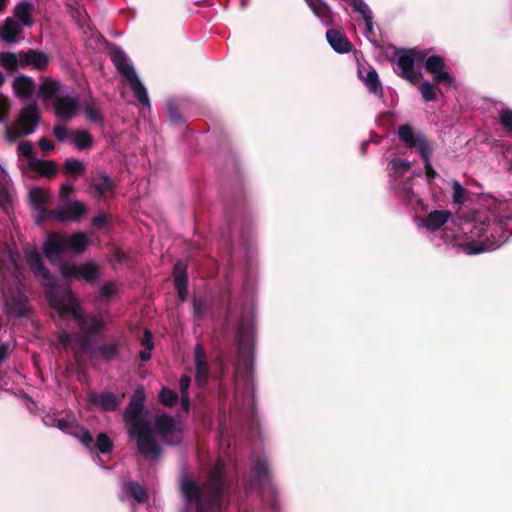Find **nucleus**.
<instances>
[{
  "mask_svg": "<svg viewBox=\"0 0 512 512\" xmlns=\"http://www.w3.org/2000/svg\"><path fill=\"white\" fill-rule=\"evenodd\" d=\"M108 223V217L104 213H100L97 216L93 217L92 225L96 229H103Z\"/></svg>",
  "mask_w": 512,
  "mask_h": 512,
  "instance_id": "nucleus-53",
  "label": "nucleus"
},
{
  "mask_svg": "<svg viewBox=\"0 0 512 512\" xmlns=\"http://www.w3.org/2000/svg\"><path fill=\"white\" fill-rule=\"evenodd\" d=\"M38 215L36 217V224H41L44 220L47 219H57V213H59V209H47L45 206L43 208L37 209Z\"/></svg>",
  "mask_w": 512,
  "mask_h": 512,
  "instance_id": "nucleus-45",
  "label": "nucleus"
},
{
  "mask_svg": "<svg viewBox=\"0 0 512 512\" xmlns=\"http://www.w3.org/2000/svg\"><path fill=\"white\" fill-rule=\"evenodd\" d=\"M252 473L255 478L265 480L269 478V470L267 464L262 460H257L252 466Z\"/></svg>",
  "mask_w": 512,
  "mask_h": 512,
  "instance_id": "nucleus-42",
  "label": "nucleus"
},
{
  "mask_svg": "<svg viewBox=\"0 0 512 512\" xmlns=\"http://www.w3.org/2000/svg\"><path fill=\"white\" fill-rule=\"evenodd\" d=\"M415 64H424L425 71L432 76L436 84L454 86L455 78L446 70L445 59L440 55L427 57L426 51L417 48L405 49L398 56V76L411 84H417L422 78V73L415 70Z\"/></svg>",
  "mask_w": 512,
  "mask_h": 512,
  "instance_id": "nucleus-3",
  "label": "nucleus"
},
{
  "mask_svg": "<svg viewBox=\"0 0 512 512\" xmlns=\"http://www.w3.org/2000/svg\"><path fill=\"white\" fill-rule=\"evenodd\" d=\"M39 147L44 153H48L54 149V143L47 139V138H41L39 140Z\"/></svg>",
  "mask_w": 512,
  "mask_h": 512,
  "instance_id": "nucleus-58",
  "label": "nucleus"
},
{
  "mask_svg": "<svg viewBox=\"0 0 512 512\" xmlns=\"http://www.w3.org/2000/svg\"><path fill=\"white\" fill-rule=\"evenodd\" d=\"M309 7L314 14L321 19L325 25H331L333 22V15L328 4L322 0H306Z\"/></svg>",
  "mask_w": 512,
  "mask_h": 512,
  "instance_id": "nucleus-25",
  "label": "nucleus"
},
{
  "mask_svg": "<svg viewBox=\"0 0 512 512\" xmlns=\"http://www.w3.org/2000/svg\"><path fill=\"white\" fill-rule=\"evenodd\" d=\"M8 357V345L5 343L0 344V363L5 361Z\"/></svg>",
  "mask_w": 512,
  "mask_h": 512,
  "instance_id": "nucleus-64",
  "label": "nucleus"
},
{
  "mask_svg": "<svg viewBox=\"0 0 512 512\" xmlns=\"http://www.w3.org/2000/svg\"><path fill=\"white\" fill-rule=\"evenodd\" d=\"M349 5L363 17L367 30L372 31V12L363 0H349Z\"/></svg>",
  "mask_w": 512,
  "mask_h": 512,
  "instance_id": "nucleus-31",
  "label": "nucleus"
},
{
  "mask_svg": "<svg viewBox=\"0 0 512 512\" xmlns=\"http://www.w3.org/2000/svg\"><path fill=\"white\" fill-rule=\"evenodd\" d=\"M466 201L465 198V189L461 186L458 181L453 182V202L458 205L464 204Z\"/></svg>",
  "mask_w": 512,
  "mask_h": 512,
  "instance_id": "nucleus-48",
  "label": "nucleus"
},
{
  "mask_svg": "<svg viewBox=\"0 0 512 512\" xmlns=\"http://www.w3.org/2000/svg\"><path fill=\"white\" fill-rule=\"evenodd\" d=\"M0 64L6 70L14 72L17 71L20 60L18 61L17 55L13 52H2L0 53Z\"/></svg>",
  "mask_w": 512,
  "mask_h": 512,
  "instance_id": "nucleus-37",
  "label": "nucleus"
},
{
  "mask_svg": "<svg viewBox=\"0 0 512 512\" xmlns=\"http://www.w3.org/2000/svg\"><path fill=\"white\" fill-rule=\"evenodd\" d=\"M91 336L92 335L82 333L80 336V346L83 351H90L92 353L94 348L91 347Z\"/></svg>",
  "mask_w": 512,
  "mask_h": 512,
  "instance_id": "nucleus-56",
  "label": "nucleus"
},
{
  "mask_svg": "<svg viewBox=\"0 0 512 512\" xmlns=\"http://www.w3.org/2000/svg\"><path fill=\"white\" fill-rule=\"evenodd\" d=\"M87 212L86 206L79 201H74L67 206L60 208L57 213V220L60 222L78 221Z\"/></svg>",
  "mask_w": 512,
  "mask_h": 512,
  "instance_id": "nucleus-20",
  "label": "nucleus"
},
{
  "mask_svg": "<svg viewBox=\"0 0 512 512\" xmlns=\"http://www.w3.org/2000/svg\"><path fill=\"white\" fill-rule=\"evenodd\" d=\"M11 108L10 100L4 95H0V122L4 121Z\"/></svg>",
  "mask_w": 512,
  "mask_h": 512,
  "instance_id": "nucleus-51",
  "label": "nucleus"
},
{
  "mask_svg": "<svg viewBox=\"0 0 512 512\" xmlns=\"http://www.w3.org/2000/svg\"><path fill=\"white\" fill-rule=\"evenodd\" d=\"M67 302L63 299H59L57 296L50 297L51 305L58 310L62 315L70 314L73 319L77 322L80 329H84L87 325V317L81 310L80 305L76 298L70 291L67 292Z\"/></svg>",
  "mask_w": 512,
  "mask_h": 512,
  "instance_id": "nucleus-10",
  "label": "nucleus"
},
{
  "mask_svg": "<svg viewBox=\"0 0 512 512\" xmlns=\"http://www.w3.org/2000/svg\"><path fill=\"white\" fill-rule=\"evenodd\" d=\"M53 136L61 143L65 142L69 137L71 138L72 131L70 132L67 127L63 125H55L52 130Z\"/></svg>",
  "mask_w": 512,
  "mask_h": 512,
  "instance_id": "nucleus-47",
  "label": "nucleus"
},
{
  "mask_svg": "<svg viewBox=\"0 0 512 512\" xmlns=\"http://www.w3.org/2000/svg\"><path fill=\"white\" fill-rule=\"evenodd\" d=\"M499 122L505 129L511 131L512 130V110L504 109L500 113Z\"/></svg>",
  "mask_w": 512,
  "mask_h": 512,
  "instance_id": "nucleus-50",
  "label": "nucleus"
},
{
  "mask_svg": "<svg viewBox=\"0 0 512 512\" xmlns=\"http://www.w3.org/2000/svg\"><path fill=\"white\" fill-rule=\"evenodd\" d=\"M398 137L408 148H417L419 155L424 161L426 176L430 180L435 179L437 172L431 165V157L434 149L426 137L422 133L416 134L409 124L399 126Z\"/></svg>",
  "mask_w": 512,
  "mask_h": 512,
  "instance_id": "nucleus-6",
  "label": "nucleus"
},
{
  "mask_svg": "<svg viewBox=\"0 0 512 512\" xmlns=\"http://www.w3.org/2000/svg\"><path fill=\"white\" fill-rule=\"evenodd\" d=\"M22 32L21 24L12 17H7L0 26V38L7 43L19 42Z\"/></svg>",
  "mask_w": 512,
  "mask_h": 512,
  "instance_id": "nucleus-19",
  "label": "nucleus"
},
{
  "mask_svg": "<svg viewBox=\"0 0 512 512\" xmlns=\"http://www.w3.org/2000/svg\"><path fill=\"white\" fill-rule=\"evenodd\" d=\"M169 120L175 125L183 124L184 119L178 108L173 103L167 104Z\"/></svg>",
  "mask_w": 512,
  "mask_h": 512,
  "instance_id": "nucleus-46",
  "label": "nucleus"
},
{
  "mask_svg": "<svg viewBox=\"0 0 512 512\" xmlns=\"http://www.w3.org/2000/svg\"><path fill=\"white\" fill-rule=\"evenodd\" d=\"M40 110L35 102L26 104L20 111L13 126H6L5 133L9 141L32 134L40 122Z\"/></svg>",
  "mask_w": 512,
  "mask_h": 512,
  "instance_id": "nucleus-7",
  "label": "nucleus"
},
{
  "mask_svg": "<svg viewBox=\"0 0 512 512\" xmlns=\"http://www.w3.org/2000/svg\"><path fill=\"white\" fill-rule=\"evenodd\" d=\"M123 398L124 394L118 396L110 391H104L101 393H91L89 395V402L105 411H116Z\"/></svg>",
  "mask_w": 512,
  "mask_h": 512,
  "instance_id": "nucleus-15",
  "label": "nucleus"
},
{
  "mask_svg": "<svg viewBox=\"0 0 512 512\" xmlns=\"http://www.w3.org/2000/svg\"><path fill=\"white\" fill-rule=\"evenodd\" d=\"M84 112L87 119L91 122L102 124L103 116L99 109L94 107L91 103L84 104Z\"/></svg>",
  "mask_w": 512,
  "mask_h": 512,
  "instance_id": "nucleus-43",
  "label": "nucleus"
},
{
  "mask_svg": "<svg viewBox=\"0 0 512 512\" xmlns=\"http://www.w3.org/2000/svg\"><path fill=\"white\" fill-rule=\"evenodd\" d=\"M422 98L426 102L435 101L437 99L438 93H440V89L434 86L429 81H424L419 87Z\"/></svg>",
  "mask_w": 512,
  "mask_h": 512,
  "instance_id": "nucleus-38",
  "label": "nucleus"
},
{
  "mask_svg": "<svg viewBox=\"0 0 512 512\" xmlns=\"http://www.w3.org/2000/svg\"><path fill=\"white\" fill-rule=\"evenodd\" d=\"M18 151H19V154L23 157H27L29 158V161L31 160V158H34L32 156V153H33V146H32V143L29 142V141H26V142H23L21 143L19 146H18Z\"/></svg>",
  "mask_w": 512,
  "mask_h": 512,
  "instance_id": "nucleus-52",
  "label": "nucleus"
},
{
  "mask_svg": "<svg viewBox=\"0 0 512 512\" xmlns=\"http://www.w3.org/2000/svg\"><path fill=\"white\" fill-rule=\"evenodd\" d=\"M116 293V288L113 282L105 283L99 289V298L108 301Z\"/></svg>",
  "mask_w": 512,
  "mask_h": 512,
  "instance_id": "nucleus-49",
  "label": "nucleus"
},
{
  "mask_svg": "<svg viewBox=\"0 0 512 512\" xmlns=\"http://www.w3.org/2000/svg\"><path fill=\"white\" fill-rule=\"evenodd\" d=\"M155 430L166 445L175 446L182 442V436L176 434L177 426L175 419L169 414L162 413L155 417L154 421Z\"/></svg>",
  "mask_w": 512,
  "mask_h": 512,
  "instance_id": "nucleus-8",
  "label": "nucleus"
},
{
  "mask_svg": "<svg viewBox=\"0 0 512 512\" xmlns=\"http://www.w3.org/2000/svg\"><path fill=\"white\" fill-rule=\"evenodd\" d=\"M192 306L194 318L200 321L209 309L210 304L205 297H194Z\"/></svg>",
  "mask_w": 512,
  "mask_h": 512,
  "instance_id": "nucleus-35",
  "label": "nucleus"
},
{
  "mask_svg": "<svg viewBox=\"0 0 512 512\" xmlns=\"http://www.w3.org/2000/svg\"><path fill=\"white\" fill-rule=\"evenodd\" d=\"M90 186L94 190V195L97 198L105 199L115 194V184L112 178L105 173L92 177Z\"/></svg>",
  "mask_w": 512,
  "mask_h": 512,
  "instance_id": "nucleus-18",
  "label": "nucleus"
},
{
  "mask_svg": "<svg viewBox=\"0 0 512 512\" xmlns=\"http://www.w3.org/2000/svg\"><path fill=\"white\" fill-rule=\"evenodd\" d=\"M61 273L64 278L83 279L86 282L94 283L99 277V267L93 262H86L83 264L64 265L61 268Z\"/></svg>",
  "mask_w": 512,
  "mask_h": 512,
  "instance_id": "nucleus-13",
  "label": "nucleus"
},
{
  "mask_svg": "<svg viewBox=\"0 0 512 512\" xmlns=\"http://www.w3.org/2000/svg\"><path fill=\"white\" fill-rule=\"evenodd\" d=\"M451 216L448 210H434L423 220V226L429 231H436L441 228Z\"/></svg>",
  "mask_w": 512,
  "mask_h": 512,
  "instance_id": "nucleus-22",
  "label": "nucleus"
},
{
  "mask_svg": "<svg viewBox=\"0 0 512 512\" xmlns=\"http://www.w3.org/2000/svg\"><path fill=\"white\" fill-rule=\"evenodd\" d=\"M79 108L78 98L69 95L55 98L54 109L58 118L70 120Z\"/></svg>",
  "mask_w": 512,
  "mask_h": 512,
  "instance_id": "nucleus-16",
  "label": "nucleus"
},
{
  "mask_svg": "<svg viewBox=\"0 0 512 512\" xmlns=\"http://www.w3.org/2000/svg\"><path fill=\"white\" fill-rule=\"evenodd\" d=\"M29 199L35 209L43 208L47 202V196L42 188L35 187L29 192Z\"/></svg>",
  "mask_w": 512,
  "mask_h": 512,
  "instance_id": "nucleus-40",
  "label": "nucleus"
},
{
  "mask_svg": "<svg viewBox=\"0 0 512 512\" xmlns=\"http://www.w3.org/2000/svg\"><path fill=\"white\" fill-rule=\"evenodd\" d=\"M92 447H96L102 454H108L112 452L114 443L106 433L101 432L97 435L95 442L93 441ZM92 449L90 450L92 451Z\"/></svg>",
  "mask_w": 512,
  "mask_h": 512,
  "instance_id": "nucleus-34",
  "label": "nucleus"
},
{
  "mask_svg": "<svg viewBox=\"0 0 512 512\" xmlns=\"http://www.w3.org/2000/svg\"><path fill=\"white\" fill-rule=\"evenodd\" d=\"M18 56L20 58V66H32L38 71H44L50 62L49 56L45 52L37 49L20 51Z\"/></svg>",
  "mask_w": 512,
  "mask_h": 512,
  "instance_id": "nucleus-14",
  "label": "nucleus"
},
{
  "mask_svg": "<svg viewBox=\"0 0 512 512\" xmlns=\"http://www.w3.org/2000/svg\"><path fill=\"white\" fill-rule=\"evenodd\" d=\"M174 284L188 283L187 265L183 261H177L173 267Z\"/></svg>",
  "mask_w": 512,
  "mask_h": 512,
  "instance_id": "nucleus-41",
  "label": "nucleus"
},
{
  "mask_svg": "<svg viewBox=\"0 0 512 512\" xmlns=\"http://www.w3.org/2000/svg\"><path fill=\"white\" fill-rule=\"evenodd\" d=\"M25 260L35 277L41 279L43 286L51 289L55 288L56 279L44 265L41 255L36 249L26 250Z\"/></svg>",
  "mask_w": 512,
  "mask_h": 512,
  "instance_id": "nucleus-11",
  "label": "nucleus"
},
{
  "mask_svg": "<svg viewBox=\"0 0 512 512\" xmlns=\"http://www.w3.org/2000/svg\"><path fill=\"white\" fill-rule=\"evenodd\" d=\"M72 143L81 151L93 146V136L87 130H75L71 134Z\"/></svg>",
  "mask_w": 512,
  "mask_h": 512,
  "instance_id": "nucleus-29",
  "label": "nucleus"
},
{
  "mask_svg": "<svg viewBox=\"0 0 512 512\" xmlns=\"http://www.w3.org/2000/svg\"><path fill=\"white\" fill-rule=\"evenodd\" d=\"M58 341L61 345H63L65 348L69 347L71 344V336L69 333L62 331L58 335Z\"/></svg>",
  "mask_w": 512,
  "mask_h": 512,
  "instance_id": "nucleus-61",
  "label": "nucleus"
},
{
  "mask_svg": "<svg viewBox=\"0 0 512 512\" xmlns=\"http://www.w3.org/2000/svg\"><path fill=\"white\" fill-rule=\"evenodd\" d=\"M34 86V80L25 75L18 76L13 81V89L19 98H30L33 94Z\"/></svg>",
  "mask_w": 512,
  "mask_h": 512,
  "instance_id": "nucleus-23",
  "label": "nucleus"
},
{
  "mask_svg": "<svg viewBox=\"0 0 512 512\" xmlns=\"http://www.w3.org/2000/svg\"><path fill=\"white\" fill-rule=\"evenodd\" d=\"M141 344L145 347V349L151 351L154 348V344L152 341V333L149 330H145L144 337L141 341Z\"/></svg>",
  "mask_w": 512,
  "mask_h": 512,
  "instance_id": "nucleus-57",
  "label": "nucleus"
},
{
  "mask_svg": "<svg viewBox=\"0 0 512 512\" xmlns=\"http://www.w3.org/2000/svg\"><path fill=\"white\" fill-rule=\"evenodd\" d=\"M118 354L119 344L117 342L103 343L92 350V355H96L106 362L114 360L115 358H117Z\"/></svg>",
  "mask_w": 512,
  "mask_h": 512,
  "instance_id": "nucleus-27",
  "label": "nucleus"
},
{
  "mask_svg": "<svg viewBox=\"0 0 512 512\" xmlns=\"http://www.w3.org/2000/svg\"><path fill=\"white\" fill-rule=\"evenodd\" d=\"M195 360V380L199 387H203L208 382L209 365L206 360V353L202 344H197L194 350Z\"/></svg>",
  "mask_w": 512,
  "mask_h": 512,
  "instance_id": "nucleus-17",
  "label": "nucleus"
},
{
  "mask_svg": "<svg viewBox=\"0 0 512 512\" xmlns=\"http://www.w3.org/2000/svg\"><path fill=\"white\" fill-rule=\"evenodd\" d=\"M10 204V196L5 188H0V205L2 208L7 209Z\"/></svg>",
  "mask_w": 512,
  "mask_h": 512,
  "instance_id": "nucleus-59",
  "label": "nucleus"
},
{
  "mask_svg": "<svg viewBox=\"0 0 512 512\" xmlns=\"http://www.w3.org/2000/svg\"><path fill=\"white\" fill-rule=\"evenodd\" d=\"M114 257L119 262H126L128 260L127 254L121 249H116L114 251Z\"/></svg>",
  "mask_w": 512,
  "mask_h": 512,
  "instance_id": "nucleus-63",
  "label": "nucleus"
},
{
  "mask_svg": "<svg viewBox=\"0 0 512 512\" xmlns=\"http://www.w3.org/2000/svg\"><path fill=\"white\" fill-rule=\"evenodd\" d=\"M62 170L65 175L77 180L85 174L86 165L84 162L70 157L64 161Z\"/></svg>",
  "mask_w": 512,
  "mask_h": 512,
  "instance_id": "nucleus-26",
  "label": "nucleus"
},
{
  "mask_svg": "<svg viewBox=\"0 0 512 512\" xmlns=\"http://www.w3.org/2000/svg\"><path fill=\"white\" fill-rule=\"evenodd\" d=\"M110 58L117 71L130 83V88L136 99L146 107H150L149 97L146 88L138 78L133 65L130 63L126 53L119 47L114 46L110 52Z\"/></svg>",
  "mask_w": 512,
  "mask_h": 512,
  "instance_id": "nucleus-5",
  "label": "nucleus"
},
{
  "mask_svg": "<svg viewBox=\"0 0 512 512\" xmlns=\"http://www.w3.org/2000/svg\"><path fill=\"white\" fill-rule=\"evenodd\" d=\"M363 80L370 93L379 97L383 96V88L375 69L369 70Z\"/></svg>",
  "mask_w": 512,
  "mask_h": 512,
  "instance_id": "nucleus-32",
  "label": "nucleus"
},
{
  "mask_svg": "<svg viewBox=\"0 0 512 512\" xmlns=\"http://www.w3.org/2000/svg\"><path fill=\"white\" fill-rule=\"evenodd\" d=\"M411 167V164L409 161L406 160H399L394 163V169L398 173L400 170L402 171H408Z\"/></svg>",
  "mask_w": 512,
  "mask_h": 512,
  "instance_id": "nucleus-62",
  "label": "nucleus"
},
{
  "mask_svg": "<svg viewBox=\"0 0 512 512\" xmlns=\"http://www.w3.org/2000/svg\"><path fill=\"white\" fill-rule=\"evenodd\" d=\"M191 379L188 375H182L179 380V387L181 395H188Z\"/></svg>",
  "mask_w": 512,
  "mask_h": 512,
  "instance_id": "nucleus-55",
  "label": "nucleus"
},
{
  "mask_svg": "<svg viewBox=\"0 0 512 512\" xmlns=\"http://www.w3.org/2000/svg\"><path fill=\"white\" fill-rule=\"evenodd\" d=\"M55 427L77 438L87 449L92 448L93 436L84 426L79 425L74 418L55 419Z\"/></svg>",
  "mask_w": 512,
  "mask_h": 512,
  "instance_id": "nucleus-12",
  "label": "nucleus"
},
{
  "mask_svg": "<svg viewBox=\"0 0 512 512\" xmlns=\"http://www.w3.org/2000/svg\"><path fill=\"white\" fill-rule=\"evenodd\" d=\"M74 192V186L72 184H63L60 188V197L67 199Z\"/></svg>",
  "mask_w": 512,
  "mask_h": 512,
  "instance_id": "nucleus-60",
  "label": "nucleus"
},
{
  "mask_svg": "<svg viewBox=\"0 0 512 512\" xmlns=\"http://www.w3.org/2000/svg\"><path fill=\"white\" fill-rule=\"evenodd\" d=\"M67 302L63 299H59L57 296L50 297L51 305L58 310L62 315L70 314L73 319L77 322L80 329H84L87 325V317L81 310L80 305L76 298L70 291L67 292Z\"/></svg>",
  "mask_w": 512,
  "mask_h": 512,
  "instance_id": "nucleus-9",
  "label": "nucleus"
},
{
  "mask_svg": "<svg viewBox=\"0 0 512 512\" xmlns=\"http://www.w3.org/2000/svg\"><path fill=\"white\" fill-rule=\"evenodd\" d=\"M105 323L102 318L95 315L87 317V325L84 329H80L82 333L89 335L101 334L104 331Z\"/></svg>",
  "mask_w": 512,
  "mask_h": 512,
  "instance_id": "nucleus-33",
  "label": "nucleus"
},
{
  "mask_svg": "<svg viewBox=\"0 0 512 512\" xmlns=\"http://www.w3.org/2000/svg\"><path fill=\"white\" fill-rule=\"evenodd\" d=\"M399 193L407 202L413 201L415 193L413 191L412 177H409L401 182Z\"/></svg>",
  "mask_w": 512,
  "mask_h": 512,
  "instance_id": "nucleus-44",
  "label": "nucleus"
},
{
  "mask_svg": "<svg viewBox=\"0 0 512 512\" xmlns=\"http://www.w3.org/2000/svg\"><path fill=\"white\" fill-rule=\"evenodd\" d=\"M29 167L31 170L38 173L40 176L52 177L57 173V165L52 160H41L37 158H31L29 161Z\"/></svg>",
  "mask_w": 512,
  "mask_h": 512,
  "instance_id": "nucleus-24",
  "label": "nucleus"
},
{
  "mask_svg": "<svg viewBox=\"0 0 512 512\" xmlns=\"http://www.w3.org/2000/svg\"><path fill=\"white\" fill-rule=\"evenodd\" d=\"M32 10L33 5L31 3L27 1L19 2L14 8V16L23 26L31 27L33 25Z\"/></svg>",
  "mask_w": 512,
  "mask_h": 512,
  "instance_id": "nucleus-28",
  "label": "nucleus"
},
{
  "mask_svg": "<svg viewBox=\"0 0 512 512\" xmlns=\"http://www.w3.org/2000/svg\"><path fill=\"white\" fill-rule=\"evenodd\" d=\"M60 84L50 78H46L39 87L38 94L46 100H54L59 97Z\"/></svg>",
  "mask_w": 512,
  "mask_h": 512,
  "instance_id": "nucleus-30",
  "label": "nucleus"
},
{
  "mask_svg": "<svg viewBox=\"0 0 512 512\" xmlns=\"http://www.w3.org/2000/svg\"><path fill=\"white\" fill-rule=\"evenodd\" d=\"M145 393L142 388L136 389L123 412V420L129 424V436L136 437L138 452L148 460H157L163 454L149 421L142 417Z\"/></svg>",
  "mask_w": 512,
  "mask_h": 512,
  "instance_id": "nucleus-2",
  "label": "nucleus"
},
{
  "mask_svg": "<svg viewBox=\"0 0 512 512\" xmlns=\"http://www.w3.org/2000/svg\"><path fill=\"white\" fill-rule=\"evenodd\" d=\"M230 488L221 461L216 462L210 469L205 490L192 478L183 477L179 484L186 512H227Z\"/></svg>",
  "mask_w": 512,
  "mask_h": 512,
  "instance_id": "nucleus-1",
  "label": "nucleus"
},
{
  "mask_svg": "<svg viewBox=\"0 0 512 512\" xmlns=\"http://www.w3.org/2000/svg\"><path fill=\"white\" fill-rule=\"evenodd\" d=\"M88 246V237L84 232L78 231L67 237L59 233L48 234L43 243V254L49 262L59 261L65 253H83Z\"/></svg>",
  "mask_w": 512,
  "mask_h": 512,
  "instance_id": "nucleus-4",
  "label": "nucleus"
},
{
  "mask_svg": "<svg viewBox=\"0 0 512 512\" xmlns=\"http://www.w3.org/2000/svg\"><path fill=\"white\" fill-rule=\"evenodd\" d=\"M178 399V394L167 387H163L159 392V400L166 407H174L177 404Z\"/></svg>",
  "mask_w": 512,
  "mask_h": 512,
  "instance_id": "nucleus-39",
  "label": "nucleus"
},
{
  "mask_svg": "<svg viewBox=\"0 0 512 512\" xmlns=\"http://www.w3.org/2000/svg\"><path fill=\"white\" fill-rule=\"evenodd\" d=\"M177 291V296L181 301H185L188 294V283H177L174 284Z\"/></svg>",
  "mask_w": 512,
  "mask_h": 512,
  "instance_id": "nucleus-54",
  "label": "nucleus"
},
{
  "mask_svg": "<svg viewBox=\"0 0 512 512\" xmlns=\"http://www.w3.org/2000/svg\"><path fill=\"white\" fill-rule=\"evenodd\" d=\"M326 39L330 46L337 53H348L352 49V44L348 38L338 30L329 29L326 32Z\"/></svg>",
  "mask_w": 512,
  "mask_h": 512,
  "instance_id": "nucleus-21",
  "label": "nucleus"
},
{
  "mask_svg": "<svg viewBox=\"0 0 512 512\" xmlns=\"http://www.w3.org/2000/svg\"><path fill=\"white\" fill-rule=\"evenodd\" d=\"M127 492L138 503H145L148 500L146 490L138 482H129L127 484Z\"/></svg>",
  "mask_w": 512,
  "mask_h": 512,
  "instance_id": "nucleus-36",
  "label": "nucleus"
}]
</instances>
